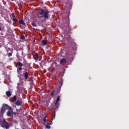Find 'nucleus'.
<instances>
[{"label": "nucleus", "mask_w": 129, "mask_h": 129, "mask_svg": "<svg viewBox=\"0 0 129 129\" xmlns=\"http://www.w3.org/2000/svg\"><path fill=\"white\" fill-rule=\"evenodd\" d=\"M38 19L43 18L44 20H49L50 18V14H49V11L44 9H41L39 13L37 14Z\"/></svg>", "instance_id": "obj_1"}, {"label": "nucleus", "mask_w": 129, "mask_h": 129, "mask_svg": "<svg viewBox=\"0 0 129 129\" xmlns=\"http://www.w3.org/2000/svg\"><path fill=\"white\" fill-rule=\"evenodd\" d=\"M59 84L60 85V89H61V87L63 85V79L61 78V82H59ZM60 89L59 90L52 91L50 94V96H57L60 93Z\"/></svg>", "instance_id": "obj_2"}, {"label": "nucleus", "mask_w": 129, "mask_h": 129, "mask_svg": "<svg viewBox=\"0 0 129 129\" xmlns=\"http://www.w3.org/2000/svg\"><path fill=\"white\" fill-rule=\"evenodd\" d=\"M0 123L2 127L5 128L6 129L10 128V125L8 123V122L6 121L5 119H3V122H2V120L0 119Z\"/></svg>", "instance_id": "obj_3"}, {"label": "nucleus", "mask_w": 129, "mask_h": 129, "mask_svg": "<svg viewBox=\"0 0 129 129\" xmlns=\"http://www.w3.org/2000/svg\"><path fill=\"white\" fill-rule=\"evenodd\" d=\"M2 108H4L5 110H7V109H12V107H10V106L8 105L7 104H4Z\"/></svg>", "instance_id": "obj_4"}, {"label": "nucleus", "mask_w": 129, "mask_h": 129, "mask_svg": "<svg viewBox=\"0 0 129 129\" xmlns=\"http://www.w3.org/2000/svg\"><path fill=\"white\" fill-rule=\"evenodd\" d=\"M7 115L8 116H13V109H10L9 111L7 112Z\"/></svg>", "instance_id": "obj_5"}, {"label": "nucleus", "mask_w": 129, "mask_h": 129, "mask_svg": "<svg viewBox=\"0 0 129 129\" xmlns=\"http://www.w3.org/2000/svg\"><path fill=\"white\" fill-rule=\"evenodd\" d=\"M15 105L21 106V105H22V102L20 100H17L15 103Z\"/></svg>", "instance_id": "obj_6"}, {"label": "nucleus", "mask_w": 129, "mask_h": 129, "mask_svg": "<svg viewBox=\"0 0 129 129\" xmlns=\"http://www.w3.org/2000/svg\"><path fill=\"white\" fill-rule=\"evenodd\" d=\"M6 94L8 97H11L12 96V93L10 91H7Z\"/></svg>", "instance_id": "obj_7"}, {"label": "nucleus", "mask_w": 129, "mask_h": 129, "mask_svg": "<svg viewBox=\"0 0 129 129\" xmlns=\"http://www.w3.org/2000/svg\"><path fill=\"white\" fill-rule=\"evenodd\" d=\"M33 59H34V60H36V61H38V60H39V54H35L33 56Z\"/></svg>", "instance_id": "obj_8"}, {"label": "nucleus", "mask_w": 129, "mask_h": 129, "mask_svg": "<svg viewBox=\"0 0 129 129\" xmlns=\"http://www.w3.org/2000/svg\"><path fill=\"white\" fill-rule=\"evenodd\" d=\"M29 77V73L28 72H26L24 73V78L25 79H28Z\"/></svg>", "instance_id": "obj_9"}, {"label": "nucleus", "mask_w": 129, "mask_h": 129, "mask_svg": "<svg viewBox=\"0 0 129 129\" xmlns=\"http://www.w3.org/2000/svg\"><path fill=\"white\" fill-rule=\"evenodd\" d=\"M66 61H67L66 59L62 58V59H60L59 63L60 64H62V63H65Z\"/></svg>", "instance_id": "obj_10"}, {"label": "nucleus", "mask_w": 129, "mask_h": 129, "mask_svg": "<svg viewBox=\"0 0 129 129\" xmlns=\"http://www.w3.org/2000/svg\"><path fill=\"white\" fill-rule=\"evenodd\" d=\"M47 43H48V42L44 40L42 41L41 44L43 45V46H46L47 45Z\"/></svg>", "instance_id": "obj_11"}, {"label": "nucleus", "mask_w": 129, "mask_h": 129, "mask_svg": "<svg viewBox=\"0 0 129 129\" xmlns=\"http://www.w3.org/2000/svg\"><path fill=\"white\" fill-rule=\"evenodd\" d=\"M55 105L57 108H59L60 107V103H59V102H56L55 103Z\"/></svg>", "instance_id": "obj_12"}, {"label": "nucleus", "mask_w": 129, "mask_h": 129, "mask_svg": "<svg viewBox=\"0 0 129 129\" xmlns=\"http://www.w3.org/2000/svg\"><path fill=\"white\" fill-rule=\"evenodd\" d=\"M17 64L19 67H22L23 66V63L20 61L17 62Z\"/></svg>", "instance_id": "obj_13"}, {"label": "nucleus", "mask_w": 129, "mask_h": 129, "mask_svg": "<svg viewBox=\"0 0 129 129\" xmlns=\"http://www.w3.org/2000/svg\"><path fill=\"white\" fill-rule=\"evenodd\" d=\"M12 21L14 22V23H17V22H18V19H17L16 17H13Z\"/></svg>", "instance_id": "obj_14"}, {"label": "nucleus", "mask_w": 129, "mask_h": 129, "mask_svg": "<svg viewBox=\"0 0 129 129\" xmlns=\"http://www.w3.org/2000/svg\"><path fill=\"white\" fill-rule=\"evenodd\" d=\"M19 23L21 24V25H25V23L24 22V20H19Z\"/></svg>", "instance_id": "obj_15"}, {"label": "nucleus", "mask_w": 129, "mask_h": 129, "mask_svg": "<svg viewBox=\"0 0 129 129\" xmlns=\"http://www.w3.org/2000/svg\"><path fill=\"white\" fill-rule=\"evenodd\" d=\"M5 111H6V110L4 108H2L1 110V114H4V113H5Z\"/></svg>", "instance_id": "obj_16"}, {"label": "nucleus", "mask_w": 129, "mask_h": 129, "mask_svg": "<svg viewBox=\"0 0 129 129\" xmlns=\"http://www.w3.org/2000/svg\"><path fill=\"white\" fill-rule=\"evenodd\" d=\"M46 117H47V116H45L44 117V118H43V121H44V123H45V122H47V119H46ZM44 123V125H46V123Z\"/></svg>", "instance_id": "obj_17"}, {"label": "nucleus", "mask_w": 129, "mask_h": 129, "mask_svg": "<svg viewBox=\"0 0 129 129\" xmlns=\"http://www.w3.org/2000/svg\"><path fill=\"white\" fill-rule=\"evenodd\" d=\"M23 70V68H22V67H19L18 68H17V72L19 73V71H22Z\"/></svg>", "instance_id": "obj_18"}, {"label": "nucleus", "mask_w": 129, "mask_h": 129, "mask_svg": "<svg viewBox=\"0 0 129 129\" xmlns=\"http://www.w3.org/2000/svg\"><path fill=\"white\" fill-rule=\"evenodd\" d=\"M60 96H58L57 98H56V102H59V101H60Z\"/></svg>", "instance_id": "obj_19"}, {"label": "nucleus", "mask_w": 129, "mask_h": 129, "mask_svg": "<svg viewBox=\"0 0 129 129\" xmlns=\"http://www.w3.org/2000/svg\"><path fill=\"white\" fill-rule=\"evenodd\" d=\"M55 116H56V113L54 112L53 115L51 118V120H53V119H55Z\"/></svg>", "instance_id": "obj_20"}, {"label": "nucleus", "mask_w": 129, "mask_h": 129, "mask_svg": "<svg viewBox=\"0 0 129 129\" xmlns=\"http://www.w3.org/2000/svg\"><path fill=\"white\" fill-rule=\"evenodd\" d=\"M20 39H21L22 40H24L25 39V35H22L20 37Z\"/></svg>", "instance_id": "obj_21"}, {"label": "nucleus", "mask_w": 129, "mask_h": 129, "mask_svg": "<svg viewBox=\"0 0 129 129\" xmlns=\"http://www.w3.org/2000/svg\"><path fill=\"white\" fill-rule=\"evenodd\" d=\"M14 114L15 115H17V112H13L12 113V117H14Z\"/></svg>", "instance_id": "obj_22"}, {"label": "nucleus", "mask_w": 129, "mask_h": 129, "mask_svg": "<svg viewBox=\"0 0 129 129\" xmlns=\"http://www.w3.org/2000/svg\"><path fill=\"white\" fill-rule=\"evenodd\" d=\"M16 100H17V96H14L13 97V101H16Z\"/></svg>", "instance_id": "obj_23"}, {"label": "nucleus", "mask_w": 129, "mask_h": 129, "mask_svg": "<svg viewBox=\"0 0 129 129\" xmlns=\"http://www.w3.org/2000/svg\"><path fill=\"white\" fill-rule=\"evenodd\" d=\"M46 128H48V129H50V128H51V126H50V125H46Z\"/></svg>", "instance_id": "obj_24"}, {"label": "nucleus", "mask_w": 129, "mask_h": 129, "mask_svg": "<svg viewBox=\"0 0 129 129\" xmlns=\"http://www.w3.org/2000/svg\"><path fill=\"white\" fill-rule=\"evenodd\" d=\"M32 25L33 27H37V24H36L35 23H32Z\"/></svg>", "instance_id": "obj_25"}, {"label": "nucleus", "mask_w": 129, "mask_h": 129, "mask_svg": "<svg viewBox=\"0 0 129 129\" xmlns=\"http://www.w3.org/2000/svg\"><path fill=\"white\" fill-rule=\"evenodd\" d=\"M12 55H13V53H12V52H9L8 53V56L9 57H11V56H12Z\"/></svg>", "instance_id": "obj_26"}, {"label": "nucleus", "mask_w": 129, "mask_h": 129, "mask_svg": "<svg viewBox=\"0 0 129 129\" xmlns=\"http://www.w3.org/2000/svg\"><path fill=\"white\" fill-rule=\"evenodd\" d=\"M72 29H73L72 27H71V26H70L69 25V30L71 31Z\"/></svg>", "instance_id": "obj_27"}, {"label": "nucleus", "mask_w": 129, "mask_h": 129, "mask_svg": "<svg viewBox=\"0 0 129 129\" xmlns=\"http://www.w3.org/2000/svg\"><path fill=\"white\" fill-rule=\"evenodd\" d=\"M52 121H53V120H51V122H49V123H48V124H49V125L52 124V123H53L52 122Z\"/></svg>", "instance_id": "obj_28"}, {"label": "nucleus", "mask_w": 129, "mask_h": 129, "mask_svg": "<svg viewBox=\"0 0 129 129\" xmlns=\"http://www.w3.org/2000/svg\"><path fill=\"white\" fill-rule=\"evenodd\" d=\"M0 31H2V28L0 27Z\"/></svg>", "instance_id": "obj_29"}, {"label": "nucleus", "mask_w": 129, "mask_h": 129, "mask_svg": "<svg viewBox=\"0 0 129 129\" xmlns=\"http://www.w3.org/2000/svg\"><path fill=\"white\" fill-rule=\"evenodd\" d=\"M23 52L22 51V54H23Z\"/></svg>", "instance_id": "obj_30"}]
</instances>
